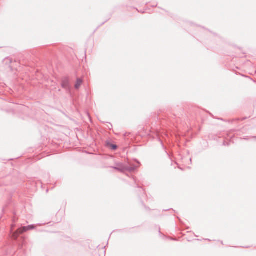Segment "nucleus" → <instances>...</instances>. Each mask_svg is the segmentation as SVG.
I'll return each mask as SVG.
<instances>
[{"instance_id":"nucleus-4","label":"nucleus","mask_w":256,"mask_h":256,"mask_svg":"<svg viewBox=\"0 0 256 256\" xmlns=\"http://www.w3.org/2000/svg\"><path fill=\"white\" fill-rule=\"evenodd\" d=\"M82 83V79L80 78H77L76 82L74 85L76 89H78Z\"/></svg>"},{"instance_id":"nucleus-3","label":"nucleus","mask_w":256,"mask_h":256,"mask_svg":"<svg viewBox=\"0 0 256 256\" xmlns=\"http://www.w3.org/2000/svg\"><path fill=\"white\" fill-rule=\"evenodd\" d=\"M62 86L66 90H70V86L69 84L68 79L66 78H64L62 80Z\"/></svg>"},{"instance_id":"nucleus-5","label":"nucleus","mask_w":256,"mask_h":256,"mask_svg":"<svg viewBox=\"0 0 256 256\" xmlns=\"http://www.w3.org/2000/svg\"><path fill=\"white\" fill-rule=\"evenodd\" d=\"M108 145L110 148L113 150H115L117 148V146L116 144H108Z\"/></svg>"},{"instance_id":"nucleus-1","label":"nucleus","mask_w":256,"mask_h":256,"mask_svg":"<svg viewBox=\"0 0 256 256\" xmlns=\"http://www.w3.org/2000/svg\"><path fill=\"white\" fill-rule=\"evenodd\" d=\"M113 168L121 172H124L125 171L132 172L136 168V166L124 163H116Z\"/></svg>"},{"instance_id":"nucleus-2","label":"nucleus","mask_w":256,"mask_h":256,"mask_svg":"<svg viewBox=\"0 0 256 256\" xmlns=\"http://www.w3.org/2000/svg\"><path fill=\"white\" fill-rule=\"evenodd\" d=\"M34 228H35V226L33 224H32V225H29L27 226H24L22 228H20L17 230L16 232L14 234L13 236L15 238H16L20 234H22L23 232H26L28 230H33Z\"/></svg>"}]
</instances>
